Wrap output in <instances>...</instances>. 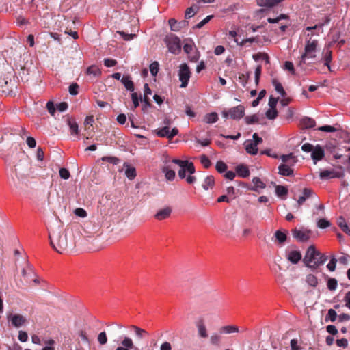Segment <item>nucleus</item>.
Returning a JSON list of instances; mask_svg holds the SVG:
<instances>
[{"instance_id":"nucleus-14","label":"nucleus","mask_w":350,"mask_h":350,"mask_svg":"<svg viewBox=\"0 0 350 350\" xmlns=\"http://www.w3.org/2000/svg\"><path fill=\"white\" fill-rule=\"evenodd\" d=\"M325 157V150L320 145H317L314 147L311 157L316 163L317 161L322 160Z\"/></svg>"},{"instance_id":"nucleus-16","label":"nucleus","mask_w":350,"mask_h":350,"mask_svg":"<svg viewBox=\"0 0 350 350\" xmlns=\"http://www.w3.org/2000/svg\"><path fill=\"white\" fill-rule=\"evenodd\" d=\"M196 326L200 337L206 338L208 337L207 329L204 323V321L201 319L196 322Z\"/></svg>"},{"instance_id":"nucleus-9","label":"nucleus","mask_w":350,"mask_h":350,"mask_svg":"<svg viewBox=\"0 0 350 350\" xmlns=\"http://www.w3.org/2000/svg\"><path fill=\"white\" fill-rule=\"evenodd\" d=\"M178 133V130L176 128H173L170 131V127L165 126L161 129H158L157 135L161 137H167L169 139H172L174 136Z\"/></svg>"},{"instance_id":"nucleus-23","label":"nucleus","mask_w":350,"mask_h":350,"mask_svg":"<svg viewBox=\"0 0 350 350\" xmlns=\"http://www.w3.org/2000/svg\"><path fill=\"white\" fill-rule=\"evenodd\" d=\"M67 124L69 126L71 134H72V135H78L79 134V126L74 118H68Z\"/></svg>"},{"instance_id":"nucleus-2","label":"nucleus","mask_w":350,"mask_h":350,"mask_svg":"<svg viewBox=\"0 0 350 350\" xmlns=\"http://www.w3.org/2000/svg\"><path fill=\"white\" fill-rule=\"evenodd\" d=\"M49 238L51 247L59 254L71 252L75 247V239L72 231L51 230L49 232Z\"/></svg>"},{"instance_id":"nucleus-54","label":"nucleus","mask_w":350,"mask_h":350,"mask_svg":"<svg viewBox=\"0 0 350 350\" xmlns=\"http://www.w3.org/2000/svg\"><path fill=\"white\" fill-rule=\"evenodd\" d=\"M327 317L332 322H334L337 317L336 312L333 309H329L327 312Z\"/></svg>"},{"instance_id":"nucleus-3","label":"nucleus","mask_w":350,"mask_h":350,"mask_svg":"<svg viewBox=\"0 0 350 350\" xmlns=\"http://www.w3.org/2000/svg\"><path fill=\"white\" fill-rule=\"evenodd\" d=\"M327 259V256L317 250L314 245H310L306 250L303 262L307 267L317 269L323 265Z\"/></svg>"},{"instance_id":"nucleus-58","label":"nucleus","mask_w":350,"mask_h":350,"mask_svg":"<svg viewBox=\"0 0 350 350\" xmlns=\"http://www.w3.org/2000/svg\"><path fill=\"white\" fill-rule=\"evenodd\" d=\"M94 118L92 116H87L84 121L85 129H88L90 126H92Z\"/></svg>"},{"instance_id":"nucleus-1","label":"nucleus","mask_w":350,"mask_h":350,"mask_svg":"<svg viewBox=\"0 0 350 350\" xmlns=\"http://www.w3.org/2000/svg\"><path fill=\"white\" fill-rule=\"evenodd\" d=\"M161 170L167 180L172 181L174 179L176 176L174 169L176 165L180 167L178 174L181 179L186 178V181L189 184H193L196 180V177L192 176L196 172L192 162L187 160L172 159L169 156H163Z\"/></svg>"},{"instance_id":"nucleus-55","label":"nucleus","mask_w":350,"mask_h":350,"mask_svg":"<svg viewBox=\"0 0 350 350\" xmlns=\"http://www.w3.org/2000/svg\"><path fill=\"white\" fill-rule=\"evenodd\" d=\"M79 85L77 83H72L69 86V93L71 95H77L78 94Z\"/></svg>"},{"instance_id":"nucleus-28","label":"nucleus","mask_w":350,"mask_h":350,"mask_svg":"<svg viewBox=\"0 0 350 350\" xmlns=\"http://www.w3.org/2000/svg\"><path fill=\"white\" fill-rule=\"evenodd\" d=\"M337 224L344 232L347 234L350 232V227L347 225L345 219L342 217L338 218Z\"/></svg>"},{"instance_id":"nucleus-61","label":"nucleus","mask_w":350,"mask_h":350,"mask_svg":"<svg viewBox=\"0 0 350 350\" xmlns=\"http://www.w3.org/2000/svg\"><path fill=\"white\" fill-rule=\"evenodd\" d=\"M196 14L195 11H193V8H187L185 14V17L186 19H189L191 17H193Z\"/></svg>"},{"instance_id":"nucleus-22","label":"nucleus","mask_w":350,"mask_h":350,"mask_svg":"<svg viewBox=\"0 0 350 350\" xmlns=\"http://www.w3.org/2000/svg\"><path fill=\"white\" fill-rule=\"evenodd\" d=\"M301 124L303 129H310L315 126L316 122L311 118L305 117L301 120Z\"/></svg>"},{"instance_id":"nucleus-26","label":"nucleus","mask_w":350,"mask_h":350,"mask_svg":"<svg viewBox=\"0 0 350 350\" xmlns=\"http://www.w3.org/2000/svg\"><path fill=\"white\" fill-rule=\"evenodd\" d=\"M239 332V327L236 325H226L219 329L221 334H232Z\"/></svg>"},{"instance_id":"nucleus-57","label":"nucleus","mask_w":350,"mask_h":350,"mask_svg":"<svg viewBox=\"0 0 350 350\" xmlns=\"http://www.w3.org/2000/svg\"><path fill=\"white\" fill-rule=\"evenodd\" d=\"M278 100H279L278 98H274L273 96H271L269 97V105L270 108L276 109V105H277Z\"/></svg>"},{"instance_id":"nucleus-62","label":"nucleus","mask_w":350,"mask_h":350,"mask_svg":"<svg viewBox=\"0 0 350 350\" xmlns=\"http://www.w3.org/2000/svg\"><path fill=\"white\" fill-rule=\"evenodd\" d=\"M46 108H47V110L49 112V113L52 116H54L55 112V109L54 107V104L52 101H49L46 103Z\"/></svg>"},{"instance_id":"nucleus-49","label":"nucleus","mask_w":350,"mask_h":350,"mask_svg":"<svg viewBox=\"0 0 350 350\" xmlns=\"http://www.w3.org/2000/svg\"><path fill=\"white\" fill-rule=\"evenodd\" d=\"M59 172L60 177L64 180L68 179L70 176L69 171L66 168H61Z\"/></svg>"},{"instance_id":"nucleus-64","label":"nucleus","mask_w":350,"mask_h":350,"mask_svg":"<svg viewBox=\"0 0 350 350\" xmlns=\"http://www.w3.org/2000/svg\"><path fill=\"white\" fill-rule=\"evenodd\" d=\"M313 148L314 146L309 143H306L301 146V150L306 152H312Z\"/></svg>"},{"instance_id":"nucleus-53","label":"nucleus","mask_w":350,"mask_h":350,"mask_svg":"<svg viewBox=\"0 0 350 350\" xmlns=\"http://www.w3.org/2000/svg\"><path fill=\"white\" fill-rule=\"evenodd\" d=\"M318 130H319L321 131H325V132H335V131H336V128H334L332 126H329V125L322 126L319 127L318 129Z\"/></svg>"},{"instance_id":"nucleus-31","label":"nucleus","mask_w":350,"mask_h":350,"mask_svg":"<svg viewBox=\"0 0 350 350\" xmlns=\"http://www.w3.org/2000/svg\"><path fill=\"white\" fill-rule=\"evenodd\" d=\"M245 150L248 154L256 155L258 153V147L254 146L252 142H247L245 144Z\"/></svg>"},{"instance_id":"nucleus-25","label":"nucleus","mask_w":350,"mask_h":350,"mask_svg":"<svg viewBox=\"0 0 350 350\" xmlns=\"http://www.w3.org/2000/svg\"><path fill=\"white\" fill-rule=\"evenodd\" d=\"M215 185V178L213 176H207L202 185V187L204 190H208L209 189H212Z\"/></svg>"},{"instance_id":"nucleus-44","label":"nucleus","mask_w":350,"mask_h":350,"mask_svg":"<svg viewBox=\"0 0 350 350\" xmlns=\"http://www.w3.org/2000/svg\"><path fill=\"white\" fill-rule=\"evenodd\" d=\"M159 64L157 62H154L150 65V71L153 76H156L159 71Z\"/></svg>"},{"instance_id":"nucleus-30","label":"nucleus","mask_w":350,"mask_h":350,"mask_svg":"<svg viewBox=\"0 0 350 350\" xmlns=\"http://www.w3.org/2000/svg\"><path fill=\"white\" fill-rule=\"evenodd\" d=\"M274 236L278 243L280 245H282L287 239L286 234L280 230H277Z\"/></svg>"},{"instance_id":"nucleus-32","label":"nucleus","mask_w":350,"mask_h":350,"mask_svg":"<svg viewBox=\"0 0 350 350\" xmlns=\"http://www.w3.org/2000/svg\"><path fill=\"white\" fill-rule=\"evenodd\" d=\"M204 120L206 123H215L218 120V115L215 112L208 113L204 117Z\"/></svg>"},{"instance_id":"nucleus-50","label":"nucleus","mask_w":350,"mask_h":350,"mask_svg":"<svg viewBox=\"0 0 350 350\" xmlns=\"http://www.w3.org/2000/svg\"><path fill=\"white\" fill-rule=\"evenodd\" d=\"M117 33H119L124 38V40H132L135 36V34L126 33L122 31H118Z\"/></svg>"},{"instance_id":"nucleus-18","label":"nucleus","mask_w":350,"mask_h":350,"mask_svg":"<svg viewBox=\"0 0 350 350\" xmlns=\"http://www.w3.org/2000/svg\"><path fill=\"white\" fill-rule=\"evenodd\" d=\"M254 186L248 188L250 190L259 192L260 189H265L266 187L265 183H264L258 177H254L252 180Z\"/></svg>"},{"instance_id":"nucleus-43","label":"nucleus","mask_w":350,"mask_h":350,"mask_svg":"<svg viewBox=\"0 0 350 350\" xmlns=\"http://www.w3.org/2000/svg\"><path fill=\"white\" fill-rule=\"evenodd\" d=\"M338 282L335 278H329L327 281V288L330 291H335L337 288Z\"/></svg>"},{"instance_id":"nucleus-13","label":"nucleus","mask_w":350,"mask_h":350,"mask_svg":"<svg viewBox=\"0 0 350 350\" xmlns=\"http://www.w3.org/2000/svg\"><path fill=\"white\" fill-rule=\"evenodd\" d=\"M319 176L321 179L341 178L344 176V173L342 172H336L334 170H323L320 172Z\"/></svg>"},{"instance_id":"nucleus-19","label":"nucleus","mask_w":350,"mask_h":350,"mask_svg":"<svg viewBox=\"0 0 350 350\" xmlns=\"http://www.w3.org/2000/svg\"><path fill=\"white\" fill-rule=\"evenodd\" d=\"M121 82L127 90L131 92L134 91V83L131 79V77L129 75H124L121 79Z\"/></svg>"},{"instance_id":"nucleus-59","label":"nucleus","mask_w":350,"mask_h":350,"mask_svg":"<svg viewBox=\"0 0 350 350\" xmlns=\"http://www.w3.org/2000/svg\"><path fill=\"white\" fill-rule=\"evenodd\" d=\"M103 62L106 67H112L117 64V61L113 59H105Z\"/></svg>"},{"instance_id":"nucleus-63","label":"nucleus","mask_w":350,"mask_h":350,"mask_svg":"<svg viewBox=\"0 0 350 350\" xmlns=\"http://www.w3.org/2000/svg\"><path fill=\"white\" fill-rule=\"evenodd\" d=\"M326 330L328 333H329L332 335H336L338 334V329H336V326L332 325H329L326 327Z\"/></svg>"},{"instance_id":"nucleus-34","label":"nucleus","mask_w":350,"mask_h":350,"mask_svg":"<svg viewBox=\"0 0 350 350\" xmlns=\"http://www.w3.org/2000/svg\"><path fill=\"white\" fill-rule=\"evenodd\" d=\"M121 345L129 349H133L135 345L132 338L125 336L121 341Z\"/></svg>"},{"instance_id":"nucleus-37","label":"nucleus","mask_w":350,"mask_h":350,"mask_svg":"<svg viewBox=\"0 0 350 350\" xmlns=\"http://www.w3.org/2000/svg\"><path fill=\"white\" fill-rule=\"evenodd\" d=\"M250 77V73L247 72L246 74H241L239 76V81L243 87H245Z\"/></svg>"},{"instance_id":"nucleus-35","label":"nucleus","mask_w":350,"mask_h":350,"mask_svg":"<svg viewBox=\"0 0 350 350\" xmlns=\"http://www.w3.org/2000/svg\"><path fill=\"white\" fill-rule=\"evenodd\" d=\"M306 282L310 286L312 287H315L318 284V280L317 277L312 274H308L307 275Z\"/></svg>"},{"instance_id":"nucleus-42","label":"nucleus","mask_w":350,"mask_h":350,"mask_svg":"<svg viewBox=\"0 0 350 350\" xmlns=\"http://www.w3.org/2000/svg\"><path fill=\"white\" fill-rule=\"evenodd\" d=\"M331 226V223L326 219H320L317 222L319 228L324 229Z\"/></svg>"},{"instance_id":"nucleus-7","label":"nucleus","mask_w":350,"mask_h":350,"mask_svg":"<svg viewBox=\"0 0 350 350\" xmlns=\"http://www.w3.org/2000/svg\"><path fill=\"white\" fill-rule=\"evenodd\" d=\"M245 114V108L243 105H238L230 108L228 111H224L222 115L224 118L230 116L232 119L239 120L243 117Z\"/></svg>"},{"instance_id":"nucleus-36","label":"nucleus","mask_w":350,"mask_h":350,"mask_svg":"<svg viewBox=\"0 0 350 350\" xmlns=\"http://www.w3.org/2000/svg\"><path fill=\"white\" fill-rule=\"evenodd\" d=\"M323 59L325 61V66H327L329 69H330L329 63L332 61V51L329 49H327L324 53Z\"/></svg>"},{"instance_id":"nucleus-6","label":"nucleus","mask_w":350,"mask_h":350,"mask_svg":"<svg viewBox=\"0 0 350 350\" xmlns=\"http://www.w3.org/2000/svg\"><path fill=\"white\" fill-rule=\"evenodd\" d=\"M191 74L189 67L187 64H180L178 71L179 80L181 82L180 88H185L187 86Z\"/></svg>"},{"instance_id":"nucleus-4","label":"nucleus","mask_w":350,"mask_h":350,"mask_svg":"<svg viewBox=\"0 0 350 350\" xmlns=\"http://www.w3.org/2000/svg\"><path fill=\"white\" fill-rule=\"evenodd\" d=\"M318 46V41L317 40H308L306 42L304 53L299 57L297 66L302 67V66L306 63V60L307 59H312L316 57L315 53L317 51V48Z\"/></svg>"},{"instance_id":"nucleus-33","label":"nucleus","mask_w":350,"mask_h":350,"mask_svg":"<svg viewBox=\"0 0 350 350\" xmlns=\"http://www.w3.org/2000/svg\"><path fill=\"white\" fill-rule=\"evenodd\" d=\"M275 193L278 197L282 198L286 196L288 193V189L282 185L275 186Z\"/></svg>"},{"instance_id":"nucleus-10","label":"nucleus","mask_w":350,"mask_h":350,"mask_svg":"<svg viewBox=\"0 0 350 350\" xmlns=\"http://www.w3.org/2000/svg\"><path fill=\"white\" fill-rule=\"evenodd\" d=\"M167 46L169 51L174 54H177L180 52L181 46L180 40L178 38H172L167 41Z\"/></svg>"},{"instance_id":"nucleus-5","label":"nucleus","mask_w":350,"mask_h":350,"mask_svg":"<svg viewBox=\"0 0 350 350\" xmlns=\"http://www.w3.org/2000/svg\"><path fill=\"white\" fill-rule=\"evenodd\" d=\"M293 237L299 242L308 241L312 234V231L309 229L301 227L300 228H294L291 230Z\"/></svg>"},{"instance_id":"nucleus-24","label":"nucleus","mask_w":350,"mask_h":350,"mask_svg":"<svg viewBox=\"0 0 350 350\" xmlns=\"http://www.w3.org/2000/svg\"><path fill=\"white\" fill-rule=\"evenodd\" d=\"M236 172L238 175L242 178H247L250 176V171L248 167L244 165H238L236 167Z\"/></svg>"},{"instance_id":"nucleus-21","label":"nucleus","mask_w":350,"mask_h":350,"mask_svg":"<svg viewBox=\"0 0 350 350\" xmlns=\"http://www.w3.org/2000/svg\"><path fill=\"white\" fill-rule=\"evenodd\" d=\"M279 174L284 176H290L293 174V170L288 165L281 164L278 167Z\"/></svg>"},{"instance_id":"nucleus-27","label":"nucleus","mask_w":350,"mask_h":350,"mask_svg":"<svg viewBox=\"0 0 350 350\" xmlns=\"http://www.w3.org/2000/svg\"><path fill=\"white\" fill-rule=\"evenodd\" d=\"M85 73L88 75L99 77L101 75V70L98 66L92 65L87 68Z\"/></svg>"},{"instance_id":"nucleus-15","label":"nucleus","mask_w":350,"mask_h":350,"mask_svg":"<svg viewBox=\"0 0 350 350\" xmlns=\"http://www.w3.org/2000/svg\"><path fill=\"white\" fill-rule=\"evenodd\" d=\"M301 252L297 250H291L286 253V258L292 264H297L301 259Z\"/></svg>"},{"instance_id":"nucleus-8","label":"nucleus","mask_w":350,"mask_h":350,"mask_svg":"<svg viewBox=\"0 0 350 350\" xmlns=\"http://www.w3.org/2000/svg\"><path fill=\"white\" fill-rule=\"evenodd\" d=\"M8 320L16 328L21 327L27 322L26 317L20 314H10L8 316Z\"/></svg>"},{"instance_id":"nucleus-46","label":"nucleus","mask_w":350,"mask_h":350,"mask_svg":"<svg viewBox=\"0 0 350 350\" xmlns=\"http://www.w3.org/2000/svg\"><path fill=\"white\" fill-rule=\"evenodd\" d=\"M200 162L205 168H208L211 165L210 159L204 154L200 157Z\"/></svg>"},{"instance_id":"nucleus-17","label":"nucleus","mask_w":350,"mask_h":350,"mask_svg":"<svg viewBox=\"0 0 350 350\" xmlns=\"http://www.w3.org/2000/svg\"><path fill=\"white\" fill-rule=\"evenodd\" d=\"M313 195H314V193L312 189L304 188L303 189L302 195L299 196V199L297 200L298 207L301 206L308 198H312Z\"/></svg>"},{"instance_id":"nucleus-45","label":"nucleus","mask_w":350,"mask_h":350,"mask_svg":"<svg viewBox=\"0 0 350 350\" xmlns=\"http://www.w3.org/2000/svg\"><path fill=\"white\" fill-rule=\"evenodd\" d=\"M258 117L257 115L254 114L252 116H246L245 118V122L247 124H251L254 123H257L258 122Z\"/></svg>"},{"instance_id":"nucleus-60","label":"nucleus","mask_w":350,"mask_h":350,"mask_svg":"<svg viewBox=\"0 0 350 350\" xmlns=\"http://www.w3.org/2000/svg\"><path fill=\"white\" fill-rule=\"evenodd\" d=\"M75 214L81 217H85L87 216V213L85 210L81 208H77L75 210Z\"/></svg>"},{"instance_id":"nucleus-39","label":"nucleus","mask_w":350,"mask_h":350,"mask_svg":"<svg viewBox=\"0 0 350 350\" xmlns=\"http://www.w3.org/2000/svg\"><path fill=\"white\" fill-rule=\"evenodd\" d=\"M210 342L216 346H219L221 343V336L217 334H213L210 337Z\"/></svg>"},{"instance_id":"nucleus-41","label":"nucleus","mask_w":350,"mask_h":350,"mask_svg":"<svg viewBox=\"0 0 350 350\" xmlns=\"http://www.w3.org/2000/svg\"><path fill=\"white\" fill-rule=\"evenodd\" d=\"M227 167V165L221 161H217L215 165L217 171L219 173L224 172L226 170Z\"/></svg>"},{"instance_id":"nucleus-56","label":"nucleus","mask_w":350,"mask_h":350,"mask_svg":"<svg viewBox=\"0 0 350 350\" xmlns=\"http://www.w3.org/2000/svg\"><path fill=\"white\" fill-rule=\"evenodd\" d=\"M257 56H262V59L265 62L266 64L269 63V57L267 53H259L258 54L254 55L253 58L256 61L257 60Z\"/></svg>"},{"instance_id":"nucleus-47","label":"nucleus","mask_w":350,"mask_h":350,"mask_svg":"<svg viewBox=\"0 0 350 350\" xmlns=\"http://www.w3.org/2000/svg\"><path fill=\"white\" fill-rule=\"evenodd\" d=\"M213 17V15H209L208 16H206L204 19H203L202 21H200V23H198L195 27L194 28H196V29H200L202 28L204 25H206L207 23H208L211 19H212Z\"/></svg>"},{"instance_id":"nucleus-48","label":"nucleus","mask_w":350,"mask_h":350,"mask_svg":"<svg viewBox=\"0 0 350 350\" xmlns=\"http://www.w3.org/2000/svg\"><path fill=\"white\" fill-rule=\"evenodd\" d=\"M98 342L102 345L107 343V334L105 332H102L98 334Z\"/></svg>"},{"instance_id":"nucleus-20","label":"nucleus","mask_w":350,"mask_h":350,"mask_svg":"<svg viewBox=\"0 0 350 350\" xmlns=\"http://www.w3.org/2000/svg\"><path fill=\"white\" fill-rule=\"evenodd\" d=\"M130 328L134 331L137 338L139 340H142L145 336L148 335V332L145 329H142L136 325H132L130 326Z\"/></svg>"},{"instance_id":"nucleus-38","label":"nucleus","mask_w":350,"mask_h":350,"mask_svg":"<svg viewBox=\"0 0 350 350\" xmlns=\"http://www.w3.org/2000/svg\"><path fill=\"white\" fill-rule=\"evenodd\" d=\"M278 116V111L275 108H270L266 112V117L269 120H274Z\"/></svg>"},{"instance_id":"nucleus-12","label":"nucleus","mask_w":350,"mask_h":350,"mask_svg":"<svg viewBox=\"0 0 350 350\" xmlns=\"http://www.w3.org/2000/svg\"><path fill=\"white\" fill-rule=\"evenodd\" d=\"M169 25L172 31H178L180 29L184 28L189 25V22L187 20H183L178 22L174 18H170L168 21Z\"/></svg>"},{"instance_id":"nucleus-40","label":"nucleus","mask_w":350,"mask_h":350,"mask_svg":"<svg viewBox=\"0 0 350 350\" xmlns=\"http://www.w3.org/2000/svg\"><path fill=\"white\" fill-rule=\"evenodd\" d=\"M125 175L129 179L133 180L136 176L135 169L134 167L126 168L125 171Z\"/></svg>"},{"instance_id":"nucleus-11","label":"nucleus","mask_w":350,"mask_h":350,"mask_svg":"<svg viewBox=\"0 0 350 350\" xmlns=\"http://www.w3.org/2000/svg\"><path fill=\"white\" fill-rule=\"evenodd\" d=\"M172 213V208L170 206H165L159 209L154 215V218L157 220L162 221L169 218Z\"/></svg>"},{"instance_id":"nucleus-51","label":"nucleus","mask_w":350,"mask_h":350,"mask_svg":"<svg viewBox=\"0 0 350 350\" xmlns=\"http://www.w3.org/2000/svg\"><path fill=\"white\" fill-rule=\"evenodd\" d=\"M337 260L333 257L329 262L327 264V267L330 271H334L336 269V265Z\"/></svg>"},{"instance_id":"nucleus-29","label":"nucleus","mask_w":350,"mask_h":350,"mask_svg":"<svg viewBox=\"0 0 350 350\" xmlns=\"http://www.w3.org/2000/svg\"><path fill=\"white\" fill-rule=\"evenodd\" d=\"M272 84L277 92H278L282 97L286 96V93L284 89L283 88L282 84L276 79H273L272 80Z\"/></svg>"},{"instance_id":"nucleus-52","label":"nucleus","mask_w":350,"mask_h":350,"mask_svg":"<svg viewBox=\"0 0 350 350\" xmlns=\"http://www.w3.org/2000/svg\"><path fill=\"white\" fill-rule=\"evenodd\" d=\"M18 338L21 342H25L28 340V334L26 332L21 330L18 332Z\"/></svg>"}]
</instances>
